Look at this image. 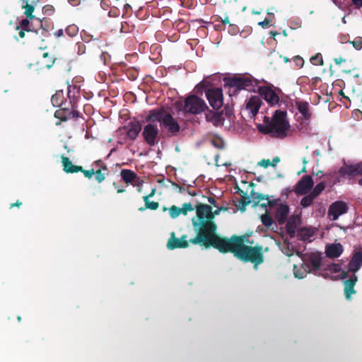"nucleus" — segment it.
Segmentation results:
<instances>
[{
    "instance_id": "obj_1",
    "label": "nucleus",
    "mask_w": 362,
    "mask_h": 362,
    "mask_svg": "<svg viewBox=\"0 0 362 362\" xmlns=\"http://www.w3.org/2000/svg\"><path fill=\"white\" fill-rule=\"evenodd\" d=\"M217 228H208L206 230L196 232L197 235L189 239V243L205 247L207 249L212 247L223 254H234L236 250L245 243V235H234L230 238L222 237L216 233Z\"/></svg>"
},
{
    "instance_id": "obj_2",
    "label": "nucleus",
    "mask_w": 362,
    "mask_h": 362,
    "mask_svg": "<svg viewBox=\"0 0 362 362\" xmlns=\"http://www.w3.org/2000/svg\"><path fill=\"white\" fill-rule=\"evenodd\" d=\"M289 124L286 119V112L281 110H276L269 122L265 124H259L257 129L259 132L264 134L283 139L288 134Z\"/></svg>"
},
{
    "instance_id": "obj_3",
    "label": "nucleus",
    "mask_w": 362,
    "mask_h": 362,
    "mask_svg": "<svg viewBox=\"0 0 362 362\" xmlns=\"http://www.w3.org/2000/svg\"><path fill=\"white\" fill-rule=\"evenodd\" d=\"M197 217L192 218V226L196 232L204 231L207 228H218L212 214L211 206L206 204H199L196 206Z\"/></svg>"
},
{
    "instance_id": "obj_4",
    "label": "nucleus",
    "mask_w": 362,
    "mask_h": 362,
    "mask_svg": "<svg viewBox=\"0 0 362 362\" xmlns=\"http://www.w3.org/2000/svg\"><path fill=\"white\" fill-rule=\"evenodd\" d=\"M236 259L243 262H252L256 269L258 265L263 262L262 246H247L243 243L233 253Z\"/></svg>"
},
{
    "instance_id": "obj_5",
    "label": "nucleus",
    "mask_w": 362,
    "mask_h": 362,
    "mask_svg": "<svg viewBox=\"0 0 362 362\" xmlns=\"http://www.w3.org/2000/svg\"><path fill=\"white\" fill-rule=\"evenodd\" d=\"M224 82L225 87L229 88V95H235L240 90H252L253 88L252 81L248 76L234 75L226 77Z\"/></svg>"
},
{
    "instance_id": "obj_6",
    "label": "nucleus",
    "mask_w": 362,
    "mask_h": 362,
    "mask_svg": "<svg viewBox=\"0 0 362 362\" xmlns=\"http://www.w3.org/2000/svg\"><path fill=\"white\" fill-rule=\"evenodd\" d=\"M206 108L204 100L195 95H189L185 100V111L189 114L197 115L204 112Z\"/></svg>"
},
{
    "instance_id": "obj_7",
    "label": "nucleus",
    "mask_w": 362,
    "mask_h": 362,
    "mask_svg": "<svg viewBox=\"0 0 362 362\" xmlns=\"http://www.w3.org/2000/svg\"><path fill=\"white\" fill-rule=\"evenodd\" d=\"M70 105L71 107H62L56 110L54 113V117L59 119V122H56V126H59L62 122H65L69 119H76L79 117V112L76 110V103H72L70 100Z\"/></svg>"
},
{
    "instance_id": "obj_8",
    "label": "nucleus",
    "mask_w": 362,
    "mask_h": 362,
    "mask_svg": "<svg viewBox=\"0 0 362 362\" xmlns=\"http://www.w3.org/2000/svg\"><path fill=\"white\" fill-rule=\"evenodd\" d=\"M339 177L351 179L356 176L362 175V163L349 165L344 164L338 170Z\"/></svg>"
},
{
    "instance_id": "obj_9",
    "label": "nucleus",
    "mask_w": 362,
    "mask_h": 362,
    "mask_svg": "<svg viewBox=\"0 0 362 362\" xmlns=\"http://www.w3.org/2000/svg\"><path fill=\"white\" fill-rule=\"evenodd\" d=\"M206 98H207L209 105L214 110H218L223 105V95L221 88H214L208 89L206 92Z\"/></svg>"
},
{
    "instance_id": "obj_10",
    "label": "nucleus",
    "mask_w": 362,
    "mask_h": 362,
    "mask_svg": "<svg viewBox=\"0 0 362 362\" xmlns=\"http://www.w3.org/2000/svg\"><path fill=\"white\" fill-rule=\"evenodd\" d=\"M160 127L166 130V134L169 136H176L180 132V126L178 121L172 116L166 117L165 121L160 123Z\"/></svg>"
},
{
    "instance_id": "obj_11",
    "label": "nucleus",
    "mask_w": 362,
    "mask_h": 362,
    "mask_svg": "<svg viewBox=\"0 0 362 362\" xmlns=\"http://www.w3.org/2000/svg\"><path fill=\"white\" fill-rule=\"evenodd\" d=\"M21 3L22 9H25L23 14L25 15L27 18L35 19L37 22V27L42 28V21L40 18H37L33 12L35 10V6L39 3V0H20Z\"/></svg>"
},
{
    "instance_id": "obj_12",
    "label": "nucleus",
    "mask_w": 362,
    "mask_h": 362,
    "mask_svg": "<svg viewBox=\"0 0 362 362\" xmlns=\"http://www.w3.org/2000/svg\"><path fill=\"white\" fill-rule=\"evenodd\" d=\"M158 134L159 130L155 123L146 124L142 132V136L144 137L145 142L150 146L156 144V139Z\"/></svg>"
},
{
    "instance_id": "obj_13",
    "label": "nucleus",
    "mask_w": 362,
    "mask_h": 362,
    "mask_svg": "<svg viewBox=\"0 0 362 362\" xmlns=\"http://www.w3.org/2000/svg\"><path fill=\"white\" fill-rule=\"evenodd\" d=\"M187 235H183L181 238H177L175 236V233L172 232L170 234V238L168 240V243H166V247L169 250H176V249H185L189 247V240H187Z\"/></svg>"
},
{
    "instance_id": "obj_14",
    "label": "nucleus",
    "mask_w": 362,
    "mask_h": 362,
    "mask_svg": "<svg viewBox=\"0 0 362 362\" xmlns=\"http://www.w3.org/2000/svg\"><path fill=\"white\" fill-rule=\"evenodd\" d=\"M260 98H263L270 105H275L279 103V98L274 90L269 86H260L258 89Z\"/></svg>"
},
{
    "instance_id": "obj_15",
    "label": "nucleus",
    "mask_w": 362,
    "mask_h": 362,
    "mask_svg": "<svg viewBox=\"0 0 362 362\" xmlns=\"http://www.w3.org/2000/svg\"><path fill=\"white\" fill-rule=\"evenodd\" d=\"M347 204L344 202L338 201L331 204L328 209V216L332 221H337L339 216L347 212Z\"/></svg>"
},
{
    "instance_id": "obj_16",
    "label": "nucleus",
    "mask_w": 362,
    "mask_h": 362,
    "mask_svg": "<svg viewBox=\"0 0 362 362\" xmlns=\"http://www.w3.org/2000/svg\"><path fill=\"white\" fill-rule=\"evenodd\" d=\"M262 105V99L259 95H252L246 100L245 110L249 113V117L252 118L258 113Z\"/></svg>"
},
{
    "instance_id": "obj_17",
    "label": "nucleus",
    "mask_w": 362,
    "mask_h": 362,
    "mask_svg": "<svg viewBox=\"0 0 362 362\" xmlns=\"http://www.w3.org/2000/svg\"><path fill=\"white\" fill-rule=\"evenodd\" d=\"M172 116V115L163 110V107L158 109H153L149 111L148 116L146 117V122H150L152 124L158 122L160 123L165 121L166 117Z\"/></svg>"
},
{
    "instance_id": "obj_18",
    "label": "nucleus",
    "mask_w": 362,
    "mask_h": 362,
    "mask_svg": "<svg viewBox=\"0 0 362 362\" xmlns=\"http://www.w3.org/2000/svg\"><path fill=\"white\" fill-rule=\"evenodd\" d=\"M314 181H313L311 176L304 175L296 185L295 192L298 194H305L312 189Z\"/></svg>"
},
{
    "instance_id": "obj_19",
    "label": "nucleus",
    "mask_w": 362,
    "mask_h": 362,
    "mask_svg": "<svg viewBox=\"0 0 362 362\" xmlns=\"http://www.w3.org/2000/svg\"><path fill=\"white\" fill-rule=\"evenodd\" d=\"M289 207L287 204H280L276 207L274 217L279 226H282L288 219Z\"/></svg>"
},
{
    "instance_id": "obj_20",
    "label": "nucleus",
    "mask_w": 362,
    "mask_h": 362,
    "mask_svg": "<svg viewBox=\"0 0 362 362\" xmlns=\"http://www.w3.org/2000/svg\"><path fill=\"white\" fill-rule=\"evenodd\" d=\"M362 266V252L358 251L351 257V261L348 264V271L351 272H357Z\"/></svg>"
},
{
    "instance_id": "obj_21",
    "label": "nucleus",
    "mask_w": 362,
    "mask_h": 362,
    "mask_svg": "<svg viewBox=\"0 0 362 362\" xmlns=\"http://www.w3.org/2000/svg\"><path fill=\"white\" fill-rule=\"evenodd\" d=\"M207 121L214 123L215 127H221L224 124L225 115L223 112H215L209 111L206 114Z\"/></svg>"
},
{
    "instance_id": "obj_22",
    "label": "nucleus",
    "mask_w": 362,
    "mask_h": 362,
    "mask_svg": "<svg viewBox=\"0 0 362 362\" xmlns=\"http://www.w3.org/2000/svg\"><path fill=\"white\" fill-rule=\"evenodd\" d=\"M358 277L356 275L354 274L352 276L344 281V296L345 298L347 300L351 299V296L352 294L356 293V291L354 290V286L357 283Z\"/></svg>"
},
{
    "instance_id": "obj_23",
    "label": "nucleus",
    "mask_w": 362,
    "mask_h": 362,
    "mask_svg": "<svg viewBox=\"0 0 362 362\" xmlns=\"http://www.w3.org/2000/svg\"><path fill=\"white\" fill-rule=\"evenodd\" d=\"M62 163L63 170L66 173H76L82 170V166L74 165L69 158L64 155L62 156Z\"/></svg>"
},
{
    "instance_id": "obj_24",
    "label": "nucleus",
    "mask_w": 362,
    "mask_h": 362,
    "mask_svg": "<svg viewBox=\"0 0 362 362\" xmlns=\"http://www.w3.org/2000/svg\"><path fill=\"white\" fill-rule=\"evenodd\" d=\"M33 21L35 19L23 18L19 22V25L16 26V30H26L27 33H37V27L34 25Z\"/></svg>"
},
{
    "instance_id": "obj_25",
    "label": "nucleus",
    "mask_w": 362,
    "mask_h": 362,
    "mask_svg": "<svg viewBox=\"0 0 362 362\" xmlns=\"http://www.w3.org/2000/svg\"><path fill=\"white\" fill-rule=\"evenodd\" d=\"M141 129L142 126L139 120H134L129 122L127 130V136L129 139H136Z\"/></svg>"
},
{
    "instance_id": "obj_26",
    "label": "nucleus",
    "mask_w": 362,
    "mask_h": 362,
    "mask_svg": "<svg viewBox=\"0 0 362 362\" xmlns=\"http://www.w3.org/2000/svg\"><path fill=\"white\" fill-rule=\"evenodd\" d=\"M343 249L341 243H332L325 248V254L330 258L339 257L342 253Z\"/></svg>"
},
{
    "instance_id": "obj_27",
    "label": "nucleus",
    "mask_w": 362,
    "mask_h": 362,
    "mask_svg": "<svg viewBox=\"0 0 362 362\" xmlns=\"http://www.w3.org/2000/svg\"><path fill=\"white\" fill-rule=\"evenodd\" d=\"M297 105L298 111L300 112L305 119H310L311 118L310 108L308 102L300 101L296 103Z\"/></svg>"
},
{
    "instance_id": "obj_28",
    "label": "nucleus",
    "mask_w": 362,
    "mask_h": 362,
    "mask_svg": "<svg viewBox=\"0 0 362 362\" xmlns=\"http://www.w3.org/2000/svg\"><path fill=\"white\" fill-rule=\"evenodd\" d=\"M286 223V232L288 236L293 238L295 236L296 226L298 225V217L292 216L287 219Z\"/></svg>"
},
{
    "instance_id": "obj_29",
    "label": "nucleus",
    "mask_w": 362,
    "mask_h": 362,
    "mask_svg": "<svg viewBox=\"0 0 362 362\" xmlns=\"http://www.w3.org/2000/svg\"><path fill=\"white\" fill-rule=\"evenodd\" d=\"M121 177L127 184H132L138 179V175L132 170L122 169L121 171Z\"/></svg>"
},
{
    "instance_id": "obj_30",
    "label": "nucleus",
    "mask_w": 362,
    "mask_h": 362,
    "mask_svg": "<svg viewBox=\"0 0 362 362\" xmlns=\"http://www.w3.org/2000/svg\"><path fill=\"white\" fill-rule=\"evenodd\" d=\"M248 197L252 201V207H257L262 201L268 199V195L259 194L258 192H255L253 189H252Z\"/></svg>"
},
{
    "instance_id": "obj_31",
    "label": "nucleus",
    "mask_w": 362,
    "mask_h": 362,
    "mask_svg": "<svg viewBox=\"0 0 362 362\" xmlns=\"http://www.w3.org/2000/svg\"><path fill=\"white\" fill-rule=\"evenodd\" d=\"M261 222L266 228H269L272 230H274L276 228L274 221L272 219V217L269 214L267 211H266L265 214L261 216Z\"/></svg>"
},
{
    "instance_id": "obj_32",
    "label": "nucleus",
    "mask_w": 362,
    "mask_h": 362,
    "mask_svg": "<svg viewBox=\"0 0 362 362\" xmlns=\"http://www.w3.org/2000/svg\"><path fill=\"white\" fill-rule=\"evenodd\" d=\"M143 201L145 202V206L144 207H140L139 211H143L146 209L149 210H156L159 207V204L158 202H150L149 199L147 198V197H143Z\"/></svg>"
},
{
    "instance_id": "obj_33",
    "label": "nucleus",
    "mask_w": 362,
    "mask_h": 362,
    "mask_svg": "<svg viewBox=\"0 0 362 362\" xmlns=\"http://www.w3.org/2000/svg\"><path fill=\"white\" fill-rule=\"evenodd\" d=\"M54 59H53V56L49 54L48 52H45L42 54V64L49 69L54 64Z\"/></svg>"
},
{
    "instance_id": "obj_34",
    "label": "nucleus",
    "mask_w": 362,
    "mask_h": 362,
    "mask_svg": "<svg viewBox=\"0 0 362 362\" xmlns=\"http://www.w3.org/2000/svg\"><path fill=\"white\" fill-rule=\"evenodd\" d=\"M311 270L317 272L321 267V258L318 256H313L310 259Z\"/></svg>"
},
{
    "instance_id": "obj_35",
    "label": "nucleus",
    "mask_w": 362,
    "mask_h": 362,
    "mask_svg": "<svg viewBox=\"0 0 362 362\" xmlns=\"http://www.w3.org/2000/svg\"><path fill=\"white\" fill-rule=\"evenodd\" d=\"M325 188V182H321L320 183H317L313 189V190L311 191V192L308 194H310L313 197H317L318 195L321 194L322 192L324 191Z\"/></svg>"
},
{
    "instance_id": "obj_36",
    "label": "nucleus",
    "mask_w": 362,
    "mask_h": 362,
    "mask_svg": "<svg viewBox=\"0 0 362 362\" xmlns=\"http://www.w3.org/2000/svg\"><path fill=\"white\" fill-rule=\"evenodd\" d=\"M65 33L70 37H75L78 34V27L74 24L69 25L66 28Z\"/></svg>"
},
{
    "instance_id": "obj_37",
    "label": "nucleus",
    "mask_w": 362,
    "mask_h": 362,
    "mask_svg": "<svg viewBox=\"0 0 362 362\" xmlns=\"http://www.w3.org/2000/svg\"><path fill=\"white\" fill-rule=\"evenodd\" d=\"M298 235L300 236L302 240L305 241L313 236V232L307 228H302L298 232Z\"/></svg>"
},
{
    "instance_id": "obj_38",
    "label": "nucleus",
    "mask_w": 362,
    "mask_h": 362,
    "mask_svg": "<svg viewBox=\"0 0 362 362\" xmlns=\"http://www.w3.org/2000/svg\"><path fill=\"white\" fill-rule=\"evenodd\" d=\"M316 197H313L310 194H308L305 197H303L300 201V205L302 207H308L310 206L315 199Z\"/></svg>"
},
{
    "instance_id": "obj_39",
    "label": "nucleus",
    "mask_w": 362,
    "mask_h": 362,
    "mask_svg": "<svg viewBox=\"0 0 362 362\" xmlns=\"http://www.w3.org/2000/svg\"><path fill=\"white\" fill-rule=\"evenodd\" d=\"M250 204H252V201L249 197H245V198L239 200L238 209L243 212L245 211V207Z\"/></svg>"
},
{
    "instance_id": "obj_40",
    "label": "nucleus",
    "mask_w": 362,
    "mask_h": 362,
    "mask_svg": "<svg viewBox=\"0 0 362 362\" xmlns=\"http://www.w3.org/2000/svg\"><path fill=\"white\" fill-rule=\"evenodd\" d=\"M109 172L103 171L101 169L95 170V180L98 183H101L105 180L106 175H108Z\"/></svg>"
},
{
    "instance_id": "obj_41",
    "label": "nucleus",
    "mask_w": 362,
    "mask_h": 362,
    "mask_svg": "<svg viewBox=\"0 0 362 362\" xmlns=\"http://www.w3.org/2000/svg\"><path fill=\"white\" fill-rule=\"evenodd\" d=\"M211 144L218 149H223L225 146L224 141L218 136L213 138L211 139Z\"/></svg>"
},
{
    "instance_id": "obj_42",
    "label": "nucleus",
    "mask_w": 362,
    "mask_h": 362,
    "mask_svg": "<svg viewBox=\"0 0 362 362\" xmlns=\"http://www.w3.org/2000/svg\"><path fill=\"white\" fill-rule=\"evenodd\" d=\"M266 201V202H262V203H260L259 204H260L261 207L262 208H266L267 206H269V207H274V206H278V205L279 204H278L279 199H264Z\"/></svg>"
},
{
    "instance_id": "obj_43",
    "label": "nucleus",
    "mask_w": 362,
    "mask_h": 362,
    "mask_svg": "<svg viewBox=\"0 0 362 362\" xmlns=\"http://www.w3.org/2000/svg\"><path fill=\"white\" fill-rule=\"evenodd\" d=\"M310 62L312 64L315 66L324 64V62L322 61V55L320 53L316 54L315 56L310 58Z\"/></svg>"
},
{
    "instance_id": "obj_44",
    "label": "nucleus",
    "mask_w": 362,
    "mask_h": 362,
    "mask_svg": "<svg viewBox=\"0 0 362 362\" xmlns=\"http://www.w3.org/2000/svg\"><path fill=\"white\" fill-rule=\"evenodd\" d=\"M168 210L170 216L173 218L178 217L180 214H182V212H180V207L175 206V205L170 206Z\"/></svg>"
},
{
    "instance_id": "obj_45",
    "label": "nucleus",
    "mask_w": 362,
    "mask_h": 362,
    "mask_svg": "<svg viewBox=\"0 0 362 362\" xmlns=\"http://www.w3.org/2000/svg\"><path fill=\"white\" fill-rule=\"evenodd\" d=\"M180 210H181L182 214L186 216L189 211L193 210V207L190 203H184L182 204V208H180Z\"/></svg>"
},
{
    "instance_id": "obj_46",
    "label": "nucleus",
    "mask_w": 362,
    "mask_h": 362,
    "mask_svg": "<svg viewBox=\"0 0 362 362\" xmlns=\"http://www.w3.org/2000/svg\"><path fill=\"white\" fill-rule=\"evenodd\" d=\"M350 43L357 50H359L362 48V38L361 37H358L355 38L354 40L350 41Z\"/></svg>"
},
{
    "instance_id": "obj_47",
    "label": "nucleus",
    "mask_w": 362,
    "mask_h": 362,
    "mask_svg": "<svg viewBox=\"0 0 362 362\" xmlns=\"http://www.w3.org/2000/svg\"><path fill=\"white\" fill-rule=\"evenodd\" d=\"M293 62L296 66L301 68L304 65V59L299 55H296L293 57Z\"/></svg>"
},
{
    "instance_id": "obj_48",
    "label": "nucleus",
    "mask_w": 362,
    "mask_h": 362,
    "mask_svg": "<svg viewBox=\"0 0 362 362\" xmlns=\"http://www.w3.org/2000/svg\"><path fill=\"white\" fill-rule=\"evenodd\" d=\"M93 164H95L96 167H98V169H100L103 171L109 172L108 168H107V165L102 161V160H98Z\"/></svg>"
},
{
    "instance_id": "obj_49",
    "label": "nucleus",
    "mask_w": 362,
    "mask_h": 362,
    "mask_svg": "<svg viewBox=\"0 0 362 362\" xmlns=\"http://www.w3.org/2000/svg\"><path fill=\"white\" fill-rule=\"evenodd\" d=\"M79 172L83 173V176H85L88 179L92 178L94 173H95V170H94L93 168L90 170H83L82 168V170H79Z\"/></svg>"
},
{
    "instance_id": "obj_50",
    "label": "nucleus",
    "mask_w": 362,
    "mask_h": 362,
    "mask_svg": "<svg viewBox=\"0 0 362 362\" xmlns=\"http://www.w3.org/2000/svg\"><path fill=\"white\" fill-rule=\"evenodd\" d=\"M59 94H55V95H52V103L53 105H58L60 107H62L63 104H62V103L59 102Z\"/></svg>"
},
{
    "instance_id": "obj_51",
    "label": "nucleus",
    "mask_w": 362,
    "mask_h": 362,
    "mask_svg": "<svg viewBox=\"0 0 362 362\" xmlns=\"http://www.w3.org/2000/svg\"><path fill=\"white\" fill-rule=\"evenodd\" d=\"M258 165L267 168L269 166H272V163L269 160L262 159L258 163Z\"/></svg>"
},
{
    "instance_id": "obj_52",
    "label": "nucleus",
    "mask_w": 362,
    "mask_h": 362,
    "mask_svg": "<svg viewBox=\"0 0 362 362\" xmlns=\"http://www.w3.org/2000/svg\"><path fill=\"white\" fill-rule=\"evenodd\" d=\"M228 207L226 206H219L214 211H212V214H214V217L218 216L221 211H227Z\"/></svg>"
},
{
    "instance_id": "obj_53",
    "label": "nucleus",
    "mask_w": 362,
    "mask_h": 362,
    "mask_svg": "<svg viewBox=\"0 0 362 362\" xmlns=\"http://www.w3.org/2000/svg\"><path fill=\"white\" fill-rule=\"evenodd\" d=\"M271 24V21L269 18H264V20L258 23V25L262 28H267Z\"/></svg>"
},
{
    "instance_id": "obj_54",
    "label": "nucleus",
    "mask_w": 362,
    "mask_h": 362,
    "mask_svg": "<svg viewBox=\"0 0 362 362\" xmlns=\"http://www.w3.org/2000/svg\"><path fill=\"white\" fill-rule=\"evenodd\" d=\"M351 3L358 9L362 7V0H351Z\"/></svg>"
},
{
    "instance_id": "obj_55",
    "label": "nucleus",
    "mask_w": 362,
    "mask_h": 362,
    "mask_svg": "<svg viewBox=\"0 0 362 362\" xmlns=\"http://www.w3.org/2000/svg\"><path fill=\"white\" fill-rule=\"evenodd\" d=\"M330 270L334 272H339L341 270V266L339 264H334L331 265Z\"/></svg>"
},
{
    "instance_id": "obj_56",
    "label": "nucleus",
    "mask_w": 362,
    "mask_h": 362,
    "mask_svg": "<svg viewBox=\"0 0 362 362\" xmlns=\"http://www.w3.org/2000/svg\"><path fill=\"white\" fill-rule=\"evenodd\" d=\"M173 186L175 187L176 189H178V192L179 193H182L184 192H186V189L184 188L182 186H180L177 183H173Z\"/></svg>"
},
{
    "instance_id": "obj_57",
    "label": "nucleus",
    "mask_w": 362,
    "mask_h": 362,
    "mask_svg": "<svg viewBox=\"0 0 362 362\" xmlns=\"http://www.w3.org/2000/svg\"><path fill=\"white\" fill-rule=\"evenodd\" d=\"M235 189H236V192H238V194H240V196L242 197V198L249 197L248 196H247L246 192H243V190H241L240 189H239V187H235Z\"/></svg>"
},
{
    "instance_id": "obj_58",
    "label": "nucleus",
    "mask_w": 362,
    "mask_h": 362,
    "mask_svg": "<svg viewBox=\"0 0 362 362\" xmlns=\"http://www.w3.org/2000/svg\"><path fill=\"white\" fill-rule=\"evenodd\" d=\"M186 192H187V194L192 197H195L198 194V193L196 192V191H192L189 189V186H188V188L186 189Z\"/></svg>"
},
{
    "instance_id": "obj_59",
    "label": "nucleus",
    "mask_w": 362,
    "mask_h": 362,
    "mask_svg": "<svg viewBox=\"0 0 362 362\" xmlns=\"http://www.w3.org/2000/svg\"><path fill=\"white\" fill-rule=\"evenodd\" d=\"M22 205V202L20 200H17L16 203L10 204V209H12L13 207H20V206Z\"/></svg>"
},
{
    "instance_id": "obj_60",
    "label": "nucleus",
    "mask_w": 362,
    "mask_h": 362,
    "mask_svg": "<svg viewBox=\"0 0 362 362\" xmlns=\"http://www.w3.org/2000/svg\"><path fill=\"white\" fill-rule=\"evenodd\" d=\"M280 160H281L279 159V157H275V158H274V159H272V161L271 162V163H272V167H275V166H276V165L277 163H279Z\"/></svg>"
},
{
    "instance_id": "obj_61",
    "label": "nucleus",
    "mask_w": 362,
    "mask_h": 362,
    "mask_svg": "<svg viewBox=\"0 0 362 362\" xmlns=\"http://www.w3.org/2000/svg\"><path fill=\"white\" fill-rule=\"evenodd\" d=\"M63 34H64V31L62 29H59L57 31H56L55 33H54V35H55L56 37H62Z\"/></svg>"
},
{
    "instance_id": "obj_62",
    "label": "nucleus",
    "mask_w": 362,
    "mask_h": 362,
    "mask_svg": "<svg viewBox=\"0 0 362 362\" xmlns=\"http://www.w3.org/2000/svg\"><path fill=\"white\" fill-rule=\"evenodd\" d=\"M334 61L335 64L339 65L341 64L342 62H345V59L341 57H339V58H334Z\"/></svg>"
},
{
    "instance_id": "obj_63",
    "label": "nucleus",
    "mask_w": 362,
    "mask_h": 362,
    "mask_svg": "<svg viewBox=\"0 0 362 362\" xmlns=\"http://www.w3.org/2000/svg\"><path fill=\"white\" fill-rule=\"evenodd\" d=\"M19 30V32H18L19 37H21V38L25 37V33H27L26 30Z\"/></svg>"
},
{
    "instance_id": "obj_64",
    "label": "nucleus",
    "mask_w": 362,
    "mask_h": 362,
    "mask_svg": "<svg viewBox=\"0 0 362 362\" xmlns=\"http://www.w3.org/2000/svg\"><path fill=\"white\" fill-rule=\"evenodd\" d=\"M78 52L84 53V45L83 44H78Z\"/></svg>"
}]
</instances>
